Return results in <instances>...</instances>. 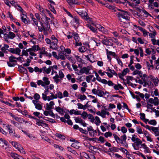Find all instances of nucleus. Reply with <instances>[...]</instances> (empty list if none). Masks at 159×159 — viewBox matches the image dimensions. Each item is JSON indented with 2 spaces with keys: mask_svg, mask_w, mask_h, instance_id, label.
I'll return each instance as SVG.
<instances>
[{
  "mask_svg": "<svg viewBox=\"0 0 159 159\" xmlns=\"http://www.w3.org/2000/svg\"><path fill=\"white\" fill-rule=\"evenodd\" d=\"M128 13H125L123 12H118L117 13V16L118 18H122L126 20H129L130 18L129 16H127V14Z\"/></svg>",
  "mask_w": 159,
  "mask_h": 159,
  "instance_id": "3",
  "label": "nucleus"
},
{
  "mask_svg": "<svg viewBox=\"0 0 159 159\" xmlns=\"http://www.w3.org/2000/svg\"><path fill=\"white\" fill-rule=\"evenodd\" d=\"M65 110L66 111H67L70 113V115H72L73 114H75V110L74 109H72L70 110V111H69L68 109L65 108Z\"/></svg>",
  "mask_w": 159,
  "mask_h": 159,
  "instance_id": "40",
  "label": "nucleus"
},
{
  "mask_svg": "<svg viewBox=\"0 0 159 159\" xmlns=\"http://www.w3.org/2000/svg\"><path fill=\"white\" fill-rule=\"evenodd\" d=\"M55 135L59 139L62 140H64L65 139V136L61 134L57 133Z\"/></svg>",
  "mask_w": 159,
  "mask_h": 159,
  "instance_id": "12",
  "label": "nucleus"
},
{
  "mask_svg": "<svg viewBox=\"0 0 159 159\" xmlns=\"http://www.w3.org/2000/svg\"><path fill=\"white\" fill-rule=\"evenodd\" d=\"M49 9L50 10L54 13L56 14V11L53 6L52 5L50 4L49 6Z\"/></svg>",
  "mask_w": 159,
  "mask_h": 159,
  "instance_id": "33",
  "label": "nucleus"
},
{
  "mask_svg": "<svg viewBox=\"0 0 159 159\" xmlns=\"http://www.w3.org/2000/svg\"><path fill=\"white\" fill-rule=\"evenodd\" d=\"M45 17V22L44 23V24L47 26H49V28H50V25L49 24V22L50 21L51 22H52V20H51L49 18H48L45 15L44 16Z\"/></svg>",
  "mask_w": 159,
  "mask_h": 159,
  "instance_id": "9",
  "label": "nucleus"
},
{
  "mask_svg": "<svg viewBox=\"0 0 159 159\" xmlns=\"http://www.w3.org/2000/svg\"><path fill=\"white\" fill-rule=\"evenodd\" d=\"M106 83L104 84H107L108 85L110 86H113L114 85V84L111 80H109L107 81V80H106Z\"/></svg>",
  "mask_w": 159,
  "mask_h": 159,
  "instance_id": "26",
  "label": "nucleus"
},
{
  "mask_svg": "<svg viewBox=\"0 0 159 159\" xmlns=\"http://www.w3.org/2000/svg\"><path fill=\"white\" fill-rule=\"evenodd\" d=\"M10 156L14 159H25L22 156H19L17 154L13 152L11 153Z\"/></svg>",
  "mask_w": 159,
  "mask_h": 159,
  "instance_id": "5",
  "label": "nucleus"
},
{
  "mask_svg": "<svg viewBox=\"0 0 159 159\" xmlns=\"http://www.w3.org/2000/svg\"><path fill=\"white\" fill-rule=\"evenodd\" d=\"M21 50L20 48L18 47L16 48L15 49V54H16L18 55H20V53L21 52Z\"/></svg>",
  "mask_w": 159,
  "mask_h": 159,
  "instance_id": "39",
  "label": "nucleus"
},
{
  "mask_svg": "<svg viewBox=\"0 0 159 159\" xmlns=\"http://www.w3.org/2000/svg\"><path fill=\"white\" fill-rule=\"evenodd\" d=\"M96 80L99 82H101L103 84L106 83V80L104 79H102L101 77L99 76V77L96 78Z\"/></svg>",
  "mask_w": 159,
  "mask_h": 159,
  "instance_id": "21",
  "label": "nucleus"
},
{
  "mask_svg": "<svg viewBox=\"0 0 159 159\" xmlns=\"http://www.w3.org/2000/svg\"><path fill=\"white\" fill-rule=\"evenodd\" d=\"M64 51L68 54H70L71 53V50L70 48L64 49Z\"/></svg>",
  "mask_w": 159,
  "mask_h": 159,
  "instance_id": "64",
  "label": "nucleus"
},
{
  "mask_svg": "<svg viewBox=\"0 0 159 159\" xmlns=\"http://www.w3.org/2000/svg\"><path fill=\"white\" fill-rule=\"evenodd\" d=\"M78 98L81 101H83L86 99L87 97L84 94H83V95H82L81 94H79L78 96Z\"/></svg>",
  "mask_w": 159,
  "mask_h": 159,
  "instance_id": "29",
  "label": "nucleus"
},
{
  "mask_svg": "<svg viewBox=\"0 0 159 159\" xmlns=\"http://www.w3.org/2000/svg\"><path fill=\"white\" fill-rule=\"evenodd\" d=\"M35 106V108L39 110H42V106L40 104L37 103Z\"/></svg>",
  "mask_w": 159,
  "mask_h": 159,
  "instance_id": "32",
  "label": "nucleus"
},
{
  "mask_svg": "<svg viewBox=\"0 0 159 159\" xmlns=\"http://www.w3.org/2000/svg\"><path fill=\"white\" fill-rule=\"evenodd\" d=\"M72 34L75 41H79L80 40V38L78 33L74 32L72 33Z\"/></svg>",
  "mask_w": 159,
  "mask_h": 159,
  "instance_id": "7",
  "label": "nucleus"
},
{
  "mask_svg": "<svg viewBox=\"0 0 159 159\" xmlns=\"http://www.w3.org/2000/svg\"><path fill=\"white\" fill-rule=\"evenodd\" d=\"M112 135L111 132H106L104 134V136L106 138H107L108 137H110Z\"/></svg>",
  "mask_w": 159,
  "mask_h": 159,
  "instance_id": "45",
  "label": "nucleus"
},
{
  "mask_svg": "<svg viewBox=\"0 0 159 159\" xmlns=\"http://www.w3.org/2000/svg\"><path fill=\"white\" fill-rule=\"evenodd\" d=\"M79 130L81 133L85 134H88V131L86 130H84L82 128H80L79 129Z\"/></svg>",
  "mask_w": 159,
  "mask_h": 159,
  "instance_id": "46",
  "label": "nucleus"
},
{
  "mask_svg": "<svg viewBox=\"0 0 159 159\" xmlns=\"http://www.w3.org/2000/svg\"><path fill=\"white\" fill-rule=\"evenodd\" d=\"M75 122L76 123H79L81 124L82 122H83V120L80 118H79V117H75Z\"/></svg>",
  "mask_w": 159,
  "mask_h": 159,
  "instance_id": "38",
  "label": "nucleus"
},
{
  "mask_svg": "<svg viewBox=\"0 0 159 159\" xmlns=\"http://www.w3.org/2000/svg\"><path fill=\"white\" fill-rule=\"evenodd\" d=\"M92 66H88L87 67H84L80 69L79 72L81 74L85 73L86 75L90 74L91 73L89 72L90 70L92 69Z\"/></svg>",
  "mask_w": 159,
  "mask_h": 159,
  "instance_id": "2",
  "label": "nucleus"
},
{
  "mask_svg": "<svg viewBox=\"0 0 159 159\" xmlns=\"http://www.w3.org/2000/svg\"><path fill=\"white\" fill-rule=\"evenodd\" d=\"M75 57L77 60V61L81 63L82 62V61H84L80 58V57L78 55H75Z\"/></svg>",
  "mask_w": 159,
  "mask_h": 159,
  "instance_id": "25",
  "label": "nucleus"
},
{
  "mask_svg": "<svg viewBox=\"0 0 159 159\" xmlns=\"http://www.w3.org/2000/svg\"><path fill=\"white\" fill-rule=\"evenodd\" d=\"M12 145L16 149L18 148V147L19 146V144L16 142L12 141L11 142H10Z\"/></svg>",
  "mask_w": 159,
  "mask_h": 159,
  "instance_id": "31",
  "label": "nucleus"
},
{
  "mask_svg": "<svg viewBox=\"0 0 159 159\" xmlns=\"http://www.w3.org/2000/svg\"><path fill=\"white\" fill-rule=\"evenodd\" d=\"M116 59L118 63L121 66H123V63L120 59L119 57H116Z\"/></svg>",
  "mask_w": 159,
  "mask_h": 159,
  "instance_id": "47",
  "label": "nucleus"
},
{
  "mask_svg": "<svg viewBox=\"0 0 159 159\" xmlns=\"http://www.w3.org/2000/svg\"><path fill=\"white\" fill-rule=\"evenodd\" d=\"M8 38L12 39L16 37V35L12 32L10 31L9 32Z\"/></svg>",
  "mask_w": 159,
  "mask_h": 159,
  "instance_id": "18",
  "label": "nucleus"
},
{
  "mask_svg": "<svg viewBox=\"0 0 159 159\" xmlns=\"http://www.w3.org/2000/svg\"><path fill=\"white\" fill-rule=\"evenodd\" d=\"M33 98L35 100L38 101L40 99V96L38 93H35L34 94Z\"/></svg>",
  "mask_w": 159,
  "mask_h": 159,
  "instance_id": "34",
  "label": "nucleus"
},
{
  "mask_svg": "<svg viewBox=\"0 0 159 159\" xmlns=\"http://www.w3.org/2000/svg\"><path fill=\"white\" fill-rule=\"evenodd\" d=\"M72 18V20H71L70 24L75 29H77L80 25L82 21L76 16H74Z\"/></svg>",
  "mask_w": 159,
  "mask_h": 159,
  "instance_id": "1",
  "label": "nucleus"
},
{
  "mask_svg": "<svg viewBox=\"0 0 159 159\" xmlns=\"http://www.w3.org/2000/svg\"><path fill=\"white\" fill-rule=\"evenodd\" d=\"M9 60L10 62H17V61L16 60V57L14 56H10L9 57Z\"/></svg>",
  "mask_w": 159,
  "mask_h": 159,
  "instance_id": "11",
  "label": "nucleus"
},
{
  "mask_svg": "<svg viewBox=\"0 0 159 159\" xmlns=\"http://www.w3.org/2000/svg\"><path fill=\"white\" fill-rule=\"evenodd\" d=\"M8 49L5 48V47H2L1 50L4 53H8V52L7 51Z\"/></svg>",
  "mask_w": 159,
  "mask_h": 159,
  "instance_id": "57",
  "label": "nucleus"
},
{
  "mask_svg": "<svg viewBox=\"0 0 159 159\" xmlns=\"http://www.w3.org/2000/svg\"><path fill=\"white\" fill-rule=\"evenodd\" d=\"M27 52L26 50H25V49L22 50V54L21 55V56H23L24 55H25V56L27 57L29 55V54Z\"/></svg>",
  "mask_w": 159,
  "mask_h": 159,
  "instance_id": "49",
  "label": "nucleus"
},
{
  "mask_svg": "<svg viewBox=\"0 0 159 159\" xmlns=\"http://www.w3.org/2000/svg\"><path fill=\"white\" fill-rule=\"evenodd\" d=\"M113 135L114 138L115 139L117 143H119V142L120 140V138L116 134H113Z\"/></svg>",
  "mask_w": 159,
  "mask_h": 159,
  "instance_id": "41",
  "label": "nucleus"
},
{
  "mask_svg": "<svg viewBox=\"0 0 159 159\" xmlns=\"http://www.w3.org/2000/svg\"><path fill=\"white\" fill-rule=\"evenodd\" d=\"M135 93L139 95V96L142 98L144 99V95L142 93H141L140 92L138 91H135Z\"/></svg>",
  "mask_w": 159,
  "mask_h": 159,
  "instance_id": "27",
  "label": "nucleus"
},
{
  "mask_svg": "<svg viewBox=\"0 0 159 159\" xmlns=\"http://www.w3.org/2000/svg\"><path fill=\"white\" fill-rule=\"evenodd\" d=\"M77 143H72L71 145V146L72 147H74L76 149H78L80 148V147L78 146Z\"/></svg>",
  "mask_w": 159,
  "mask_h": 159,
  "instance_id": "36",
  "label": "nucleus"
},
{
  "mask_svg": "<svg viewBox=\"0 0 159 159\" xmlns=\"http://www.w3.org/2000/svg\"><path fill=\"white\" fill-rule=\"evenodd\" d=\"M18 8H21V9L20 10V11L22 13V14L21 15H23L24 16H25V15L26 14V12L19 5H17Z\"/></svg>",
  "mask_w": 159,
  "mask_h": 159,
  "instance_id": "35",
  "label": "nucleus"
},
{
  "mask_svg": "<svg viewBox=\"0 0 159 159\" xmlns=\"http://www.w3.org/2000/svg\"><path fill=\"white\" fill-rule=\"evenodd\" d=\"M148 123L150 125H155L157 124V122L155 120H151L148 121Z\"/></svg>",
  "mask_w": 159,
  "mask_h": 159,
  "instance_id": "22",
  "label": "nucleus"
},
{
  "mask_svg": "<svg viewBox=\"0 0 159 159\" xmlns=\"http://www.w3.org/2000/svg\"><path fill=\"white\" fill-rule=\"evenodd\" d=\"M135 67L138 70H140L142 67V66L139 63H136L135 65Z\"/></svg>",
  "mask_w": 159,
  "mask_h": 159,
  "instance_id": "63",
  "label": "nucleus"
},
{
  "mask_svg": "<svg viewBox=\"0 0 159 159\" xmlns=\"http://www.w3.org/2000/svg\"><path fill=\"white\" fill-rule=\"evenodd\" d=\"M7 15H8L9 16H8L7 17H10V18L12 20H13V19L14 20H16V19H14L13 18V16L12 14H11V12L10 11H8L7 12Z\"/></svg>",
  "mask_w": 159,
  "mask_h": 159,
  "instance_id": "52",
  "label": "nucleus"
},
{
  "mask_svg": "<svg viewBox=\"0 0 159 159\" xmlns=\"http://www.w3.org/2000/svg\"><path fill=\"white\" fill-rule=\"evenodd\" d=\"M86 26L89 27L90 29L93 32L95 33L96 32L97 29L94 27L92 26L91 25L87 24Z\"/></svg>",
  "mask_w": 159,
  "mask_h": 159,
  "instance_id": "14",
  "label": "nucleus"
},
{
  "mask_svg": "<svg viewBox=\"0 0 159 159\" xmlns=\"http://www.w3.org/2000/svg\"><path fill=\"white\" fill-rule=\"evenodd\" d=\"M2 103H4L5 104L8 105L10 107H15V105H13L11 103H10L8 102H5L4 101H2Z\"/></svg>",
  "mask_w": 159,
  "mask_h": 159,
  "instance_id": "43",
  "label": "nucleus"
},
{
  "mask_svg": "<svg viewBox=\"0 0 159 159\" xmlns=\"http://www.w3.org/2000/svg\"><path fill=\"white\" fill-rule=\"evenodd\" d=\"M137 131L139 134H143V132L140 127L139 126L136 128Z\"/></svg>",
  "mask_w": 159,
  "mask_h": 159,
  "instance_id": "42",
  "label": "nucleus"
},
{
  "mask_svg": "<svg viewBox=\"0 0 159 159\" xmlns=\"http://www.w3.org/2000/svg\"><path fill=\"white\" fill-rule=\"evenodd\" d=\"M67 148L68 149V151L71 152L73 154L75 155H76V154H77L75 150H73L72 148L70 147H67Z\"/></svg>",
  "mask_w": 159,
  "mask_h": 159,
  "instance_id": "30",
  "label": "nucleus"
},
{
  "mask_svg": "<svg viewBox=\"0 0 159 159\" xmlns=\"http://www.w3.org/2000/svg\"><path fill=\"white\" fill-rule=\"evenodd\" d=\"M88 16V13L86 12V11H83V12L82 13L81 15V16L83 19L85 20L86 18L87 17V16Z\"/></svg>",
  "mask_w": 159,
  "mask_h": 159,
  "instance_id": "24",
  "label": "nucleus"
},
{
  "mask_svg": "<svg viewBox=\"0 0 159 159\" xmlns=\"http://www.w3.org/2000/svg\"><path fill=\"white\" fill-rule=\"evenodd\" d=\"M105 138L102 136H100L98 138V141H100L101 143H103L105 142Z\"/></svg>",
  "mask_w": 159,
  "mask_h": 159,
  "instance_id": "59",
  "label": "nucleus"
},
{
  "mask_svg": "<svg viewBox=\"0 0 159 159\" xmlns=\"http://www.w3.org/2000/svg\"><path fill=\"white\" fill-rule=\"evenodd\" d=\"M36 50V45H34L31 48H30L26 49V51L28 52H31V51H34L35 52Z\"/></svg>",
  "mask_w": 159,
  "mask_h": 159,
  "instance_id": "17",
  "label": "nucleus"
},
{
  "mask_svg": "<svg viewBox=\"0 0 159 159\" xmlns=\"http://www.w3.org/2000/svg\"><path fill=\"white\" fill-rule=\"evenodd\" d=\"M121 130L123 133H125L127 131V129L125 126H123L121 127Z\"/></svg>",
  "mask_w": 159,
  "mask_h": 159,
  "instance_id": "55",
  "label": "nucleus"
},
{
  "mask_svg": "<svg viewBox=\"0 0 159 159\" xmlns=\"http://www.w3.org/2000/svg\"><path fill=\"white\" fill-rule=\"evenodd\" d=\"M100 149L103 152L106 153H107L109 152L107 149L104 147H102V148Z\"/></svg>",
  "mask_w": 159,
  "mask_h": 159,
  "instance_id": "61",
  "label": "nucleus"
},
{
  "mask_svg": "<svg viewBox=\"0 0 159 159\" xmlns=\"http://www.w3.org/2000/svg\"><path fill=\"white\" fill-rule=\"evenodd\" d=\"M7 64L8 66L9 67H13L15 66L16 65L17 66L19 65L17 63H11L9 61L7 62Z\"/></svg>",
  "mask_w": 159,
  "mask_h": 159,
  "instance_id": "37",
  "label": "nucleus"
},
{
  "mask_svg": "<svg viewBox=\"0 0 159 159\" xmlns=\"http://www.w3.org/2000/svg\"><path fill=\"white\" fill-rule=\"evenodd\" d=\"M125 151H126V152L125 153L127 156V157L129 159H132L131 158H130L129 157H131L133 159H134V155L133 154H129V152L126 150L125 149Z\"/></svg>",
  "mask_w": 159,
  "mask_h": 159,
  "instance_id": "19",
  "label": "nucleus"
},
{
  "mask_svg": "<svg viewBox=\"0 0 159 159\" xmlns=\"http://www.w3.org/2000/svg\"><path fill=\"white\" fill-rule=\"evenodd\" d=\"M109 56H112L114 58H116V57H117V55H116L115 53L112 51H110L109 52V53L108 54Z\"/></svg>",
  "mask_w": 159,
  "mask_h": 159,
  "instance_id": "44",
  "label": "nucleus"
},
{
  "mask_svg": "<svg viewBox=\"0 0 159 159\" xmlns=\"http://www.w3.org/2000/svg\"><path fill=\"white\" fill-rule=\"evenodd\" d=\"M82 153L84 157L86 159H89L90 158L89 154L85 152H83Z\"/></svg>",
  "mask_w": 159,
  "mask_h": 159,
  "instance_id": "51",
  "label": "nucleus"
},
{
  "mask_svg": "<svg viewBox=\"0 0 159 159\" xmlns=\"http://www.w3.org/2000/svg\"><path fill=\"white\" fill-rule=\"evenodd\" d=\"M21 19L22 22L26 24H28L30 23V21L27 20L26 18H24L23 16H21Z\"/></svg>",
  "mask_w": 159,
  "mask_h": 159,
  "instance_id": "15",
  "label": "nucleus"
},
{
  "mask_svg": "<svg viewBox=\"0 0 159 159\" xmlns=\"http://www.w3.org/2000/svg\"><path fill=\"white\" fill-rule=\"evenodd\" d=\"M97 36L100 39L102 40L105 39L107 38V37L105 36L102 34L97 35Z\"/></svg>",
  "mask_w": 159,
  "mask_h": 159,
  "instance_id": "54",
  "label": "nucleus"
},
{
  "mask_svg": "<svg viewBox=\"0 0 159 159\" xmlns=\"http://www.w3.org/2000/svg\"><path fill=\"white\" fill-rule=\"evenodd\" d=\"M109 150H110L109 151L110 152H119V148H118L116 147H112L111 148H109Z\"/></svg>",
  "mask_w": 159,
  "mask_h": 159,
  "instance_id": "10",
  "label": "nucleus"
},
{
  "mask_svg": "<svg viewBox=\"0 0 159 159\" xmlns=\"http://www.w3.org/2000/svg\"><path fill=\"white\" fill-rule=\"evenodd\" d=\"M59 78L61 79H63L64 77V75L63 73L61 71L59 70Z\"/></svg>",
  "mask_w": 159,
  "mask_h": 159,
  "instance_id": "50",
  "label": "nucleus"
},
{
  "mask_svg": "<svg viewBox=\"0 0 159 159\" xmlns=\"http://www.w3.org/2000/svg\"><path fill=\"white\" fill-rule=\"evenodd\" d=\"M25 68L24 67L22 66V65H18V70L20 73H23L24 69L23 68Z\"/></svg>",
  "mask_w": 159,
  "mask_h": 159,
  "instance_id": "23",
  "label": "nucleus"
},
{
  "mask_svg": "<svg viewBox=\"0 0 159 159\" xmlns=\"http://www.w3.org/2000/svg\"><path fill=\"white\" fill-rule=\"evenodd\" d=\"M85 47H84V46H82V47H80L79 48V49H78L79 51L80 52H82V53L84 52V51L83 49H85Z\"/></svg>",
  "mask_w": 159,
  "mask_h": 159,
  "instance_id": "60",
  "label": "nucleus"
},
{
  "mask_svg": "<svg viewBox=\"0 0 159 159\" xmlns=\"http://www.w3.org/2000/svg\"><path fill=\"white\" fill-rule=\"evenodd\" d=\"M65 54L62 52H60L58 53V57H59V59H61V60H65L66 58L64 56Z\"/></svg>",
  "mask_w": 159,
  "mask_h": 159,
  "instance_id": "13",
  "label": "nucleus"
},
{
  "mask_svg": "<svg viewBox=\"0 0 159 159\" xmlns=\"http://www.w3.org/2000/svg\"><path fill=\"white\" fill-rule=\"evenodd\" d=\"M46 109L47 110H51L53 108L51 106H50L48 103H47L46 104Z\"/></svg>",
  "mask_w": 159,
  "mask_h": 159,
  "instance_id": "53",
  "label": "nucleus"
},
{
  "mask_svg": "<svg viewBox=\"0 0 159 159\" xmlns=\"http://www.w3.org/2000/svg\"><path fill=\"white\" fill-rule=\"evenodd\" d=\"M6 127L8 130L10 135H11V134L15 131V129L12 128V126L11 125H7L6 126Z\"/></svg>",
  "mask_w": 159,
  "mask_h": 159,
  "instance_id": "8",
  "label": "nucleus"
},
{
  "mask_svg": "<svg viewBox=\"0 0 159 159\" xmlns=\"http://www.w3.org/2000/svg\"><path fill=\"white\" fill-rule=\"evenodd\" d=\"M55 110L57 112L60 114L61 115H63V113H66V112L64 111L63 108L59 107H56L55 108Z\"/></svg>",
  "mask_w": 159,
  "mask_h": 159,
  "instance_id": "6",
  "label": "nucleus"
},
{
  "mask_svg": "<svg viewBox=\"0 0 159 159\" xmlns=\"http://www.w3.org/2000/svg\"><path fill=\"white\" fill-rule=\"evenodd\" d=\"M85 20L86 21H87L88 23H91L92 24V18L89 17L88 15V16H87V17L86 18V19Z\"/></svg>",
  "mask_w": 159,
  "mask_h": 159,
  "instance_id": "56",
  "label": "nucleus"
},
{
  "mask_svg": "<svg viewBox=\"0 0 159 159\" xmlns=\"http://www.w3.org/2000/svg\"><path fill=\"white\" fill-rule=\"evenodd\" d=\"M30 85L32 87H34V88H36L37 87V85L36 84L35 82H33V81L31 82L30 83Z\"/></svg>",
  "mask_w": 159,
  "mask_h": 159,
  "instance_id": "62",
  "label": "nucleus"
},
{
  "mask_svg": "<svg viewBox=\"0 0 159 159\" xmlns=\"http://www.w3.org/2000/svg\"><path fill=\"white\" fill-rule=\"evenodd\" d=\"M157 34V32H154L152 33H149V36L152 38L154 39L155 37V36Z\"/></svg>",
  "mask_w": 159,
  "mask_h": 159,
  "instance_id": "48",
  "label": "nucleus"
},
{
  "mask_svg": "<svg viewBox=\"0 0 159 159\" xmlns=\"http://www.w3.org/2000/svg\"><path fill=\"white\" fill-rule=\"evenodd\" d=\"M81 117L84 119H86L88 117V114L85 111H84L81 114Z\"/></svg>",
  "mask_w": 159,
  "mask_h": 159,
  "instance_id": "16",
  "label": "nucleus"
},
{
  "mask_svg": "<svg viewBox=\"0 0 159 159\" xmlns=\"http://www.w3.org/2000/svg\"><path fill=\"white\" fill-rule=\"evenodd\" d=\"M10 135L12 136V137L14 138H17L18 139L20 137V136L16 134L15 131L11 134V135Z\"/></svg>",
  "mask_w": 159,
  "mask_h": 159,
  "instance_id": "28",
  "label": "nucleus"
},
{
  "mask_svg": "<svg viewBox=\"0 0 159 159\" xmlns=\"http://www.w3.org/2000/svg\"><path fill=\"white\" fill-rule=\"evenodd\" d=\"M43 84H42V86L45 87L46 86L50 84V81L48 80L49 79L46 77H44L43 78Z\"/></svg>",
  "mask_w": 159,
  "mask_h": 159,
  "instance_id": "4",
  "label": "nucleus"
},
{
  "mask_svg": "<svg viewBox=\"0 0 159 159\" xmlns=\"http://www.w3.org/2000/svg\"><path fill=\"white\" fill-rule=\"evenodd\" d=\"M94 76L93 75H90L86 77V80L88 83H89L92 78Z\"/></svg>",
  "mask_w": 159,
  "mask_h": 159,
  "instance_id": "20",
  "label": "nucleus"
},
{
  "mask_svg": "<svg viewBox=\"0 0 159 159\" xmlns=\"http://www.w3.org/2000/svg\"><path fill=\"white\" fill-rule=\"evenodd\" d=\"M138 22L139 24L143 27H145L146 26V24L143 21L141 20H139Z\"/></svg>",
  "mask_w": 159,
  "mask_h": 159,
  "instance_id": "58",
  "label": "nucleus"
}]
</instances>
